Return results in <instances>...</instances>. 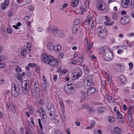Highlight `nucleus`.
Listing matches in <instances>:
<instances>
[{"label": "nucleus", "instance_id": "obj_1", "mask_svg": "<svg viewBox=\"0 0 134 134\" xmlns=\"http://www.w3.org/2000/svg\"><path fill=\"white\" fill-rule=\"evenodd\" d=\"M42 56V60L46 64L54 67H56L58 65V60L54 59L52 56H48L45 53H44Z\"/></svg>", "mask_w": 134, "mask_h": 134}, {"label": "nucleus", "instance_id": "obj_2", "mask_svg": "<svg viewBox=\"0 0 134 134\" xmlns=\"http://www.w3.org/2000/svg\"><path fill=\"white\" fill-rule=\"evenodd\" d=\"M47 30L48 31L52 32L55 36H56L57 34L59 35L62 32L61 30H59L56 27H49L47 29Z\"/></svg>", "mask_w": 134, "mask_h": 134}, {"label": "nucleus", "instance_id": "obj_3", "mask_svg": "<svg viewBox=\"0 0 134 134\" xmlns=\"http://www.w3.org/2000/svg\"><path fill=\"white\" fill-rule=\"evenodd\" d=\"M110 53H106V54H104L103 57L104 59L107 61L111 60L113 58V53L110 52Z\"/></svg>", "mask_w": 134, "mask_h": 134}, {"label": "nucleus", "instance_id": "obj_4", "mask_svg": "<svg viewBox=\"0 0 134 134\" xmlns=\"http://www.w3.org/2000/svg\"><path fill=\"white\" fill-rule=\"evenodd\" d=\"M102 53L103 54H106V53H110V51L109 49L107 47H102L100 49Z\"/></svg>", "mask_w": 134, "mask_h": 134}, {"label": "nucleus", "instance_id": "obj_5", "mask_svg": "<svg viewBox=\"0 0 134 134\" xmlns=\"http://www.w3.org/2000/svg\"><path fill=\"white\" fill-rule=\"evenodd\" d=\"M97 6L98 9L99 10H104L105 8V5L104 3H99Z\"/></svg>", "mask_w": 134, "mask_h": 134}, {"label": "nucleus", "instance_id": "obj_6", "mask_svg": "<svg viewBox=\"0 0 134 134\" xmlns=\"http://www.w3.org/2000/svg\"><path fill=\"white\" fill-rule=\"evenodd\" d=\"M48 109V113H49V115L50 116H52L54 114L55 112V109L53 107H51Z\"/></svg>", "mask_w": 134, "mask_h": 134}, {"label": "nucleus", "instance_id": "obj_7", "mask_svg": "<svg viewBox=\"0 0 134 134\" xmlns=\"http://www.w3.org/2000/svg\"><path fill=\"white\" fill-rule=\"evenodd\" d=\"M96 91V88L94 87L89 88L87 91L88 95L93 93Z\"/></svg>", "mask_w": 134, "mask_h": 134}, {"label": "nucleus", "instance_id": "obj_8", "mask_svg": "<svg viewBox=\"0 0 134 134\" xmlns=\"http://www.w3.org/2000/svg\"><path fill=\"white\" fill-rule=\"evenodd\" d=\"M14 90L13 92H12V93L13 96L14 97H17L18 96L19 92L16 90V88H17V87H16L15 85H14Z\"/></svg>", "mask_w": 134, "mask_h": 134}, {"label": "nucleus", "instance_id": "obj_9", "mask_svg": "<svg viewBox=\"0 0 134 134\" xmlns=\"http://www.w3.org/2000/svg\"><path fill=\"white\" fill-rule=\"evenodd\" d=\"M24 85V86H23L22 89V91L24 93H27L29 92V90L27 88V83H25Z\"/></svg>", "mask_w": 134, "mask_h": 134}, {"label": "nucleus", "instance_id": "obj_10", "mask_svg": "<svg viewBox=\"0 0 134 134\" xmlns=\"http://www.w3.org/2000/svg\"><path fill=\"white\" fill-rule=\"evenodd\" d=\"M119 78L121 82L122 83L125 84L127 82L126 78L123 75H121L119 76Z\"/></svg>", "mask_w": 134, "mask_h": 134}, {"label": "nucleus", "instance_id": "obj_11", "mask_svg": "<svg viewBox=\"0 0 134 134\" xmlns=\"http://www.w3.org/2000/svg\"><path fill=\"white\" fill-rule=\"evenodd\" d=\"M48 48L49 50H53L54 49V45L53 43L51 42H49L47 45Z\"/></svg>", "mask_w": 134, "mask_h": 134}, {"label": "nucleus", "instance_id": "obj_12", "mask_svg": "<svg viewBox=\"0 0 134 134\" xmlns=\"http://www.w3.org/2000/svg\"><path fill=\"white\" fill-rule=\"evenodd\" d=\"M123 18L125 24H127L130 21V17L129 16L127 15Z\"/></svg>", "mask_w": 134, "mask_h": 134}, {"label": "nucleus", "instance_id": "obj_13", "mask_svg": "<svg viewBox=\"0 0 134 134\" xmlns=\"http://www.w3.org/2000/svg\"><path fill=\"white\" fill-rule=\"evenodd\" d=\"M76 75L73 76L74 78L75 77H76V79H77L79 77H81L82 75V72L80 70H79V71H77L76 72Z\"/></svg>", "mask_w": 134, "mask_h": 134}, {"label": "nucleus", "instance_id": "obj_14", "mask_svg": "<svg viewBox=\"0 0 134 134\" xmlns=\"http://www.w3.org/2000/svg\"><path fill=\"white\" fill-rule=\"evenodd\" d=\"M54 49L55 51L59 52L61 49V46L59 45H56L54 47Z\"/></svg>", "mask_w": 134, "mask_h": 134}, {"label": "nucleus", "instance_id": "obj_15", "mask_svg": "<svg viewBox=\"0 0 134 134\" xmlns=\"http://www.w3.org/2000/svg\"><path fill=\"white\" fill-rule=\"evenodd\" d=\"M34 85L35 92L36 93H38L39 94V90L38 84H36L35 82V84H34Z\"/></svg>", "mask_w": 134, "mask_h": 134}, {"label": "nucleus", "instance_id": "obj_16", "mask_svg": "<svg viewBox=\"0 0 134 134\" xmlns=\"http://www.w3.org/2000/svg\"><path fill=\"white\" fill-rule=\"evenodd\" d=\"M108 120L110 122L113 123L115 121V118L113 116H109L108 118Z\"/></svg>", "mask_w": 134, "mask_h": 134}, {"label": "nucleus", "instance_id": "obj_17", "mask_svg": "<svg viewBox=\"0 0 134 134\" xmlns=\"http://www.w3.org/2000/svg\"><path fill=\"white\" fill-rule=\"evenodd\" d=\"M114 130L115 133L118 134H120L122 132L121 130L118 127H116L114 128Z\"/></svg>", "mask_w": 134, "mask_h": 134}, {"label": "nucleus", "instance_id": "obj_18", "mask_svg": "<svg viewBox=\"0 0 134 134\" xmlns=\"http://www.w3.org/2000/svg\"><path fill=\"white\" fill-rule=\"evenodd\" d=\"M79 2V0H74V1L72 2V4H71L72 7H76L78 4Z\"/></svg>", "mask_w": 134, "mask_h": 134}, {"label": "nucleus", "instance_id": "obj_19", "mask_svg": "<svg viewBox=\"0 0 134 134\" xmlns=\"http://www.w3.org/2000/svg\"><path fill=\"white\" fill-rule=\"evenodd\" d=\"M11 108L12 112L14 113H15L16 111V106L14 105L13 104L12 105Z\"/></svg>", "mask_w": 134, "mask_h": 134}, {"label": "nucleus", "instance_id": "obj_20", "mask_svg": "<svg viewBox=\"0 0 134 134\" xmlns=\"http://www.w3.org/2000/svg\"><path fill=\"white\" fill-rule=\"evenodd\" d=\"M123 117H119V116H117L118 121L120 123H124V120L123 119Z\"/></svg>", "mask_w": 134, "mask_h": 134}, {"label": "nucleus", "instance_id": "obj_21", "mask_svg": "<svg viewBox=\"0 0 134 134\" xmlns=\"http://www.w3.org/2000/svg\"><path fill=\"white\" fill-rule=\"evenodd\" d=\"M16 76L17 79L20 81H22L23 80V78L21 75L20 74H17L16 75Z\"/></svg>", "mask_w": 134, "mask_h": 134}, {"label": "nucleus", "instance_id": "obj_22", "mask_svg": "<svg viewBox=\"0 0 134 134\" xmlns=\"http://www.w3.org/2000/svg\"><path fill=\"white\" fill-rule=\"evenodd\" d=\"M105 109L104 107H102L98 108V110L100 113H103L105 111Z\"/></svg>", "mask_w": 134, "mask_h": 134}, {"label": "nucleus", "instance_id": "obj_23", "mask_svg": "<svg viewBox=\"0 0 134 134\" xmlns=\"http://www.w3.org/2000/svg\"><path fill=\"white\" fill-rule=\"evenodd\" d=\"M84 58V57L83 56H80L79 58L78 59V62L81 63H82L83 61Z\"/></svg>", "mask_w": 134, "mask_h": 134}, {"label": "nucleus", "instance_id": "obj_24", "mask_svg": "<svg viewBox=\"0 0 134 134\" xmlns=\"http://www.w3.org/2000/svg\"><path fill=\"white\" fill-rule=\"evenodd\" d=\"M21 55L23 56H25L26 54V50L25 49H23L21 51Z\"/></svg>", "mask_w": 134, "mask_h": 134}, {"label": "nucleus", "instance_id": "obj_25", "mask_svg": "<svg viewBox=\"0 0 134 134\" xmlns=\"http://www.w3.org/2000/svg\"><path fill=\"white\" fill-rule=\"evenodd\" d=\"M84 71L85 74H88L89 73V70L88 68L87 67H85L84 69Z\"/></svg>", "mask_w": 134, "mask_h": 134}, {"label": "nucleus", "instance_id": "obj_26", "mask_svg": "<svg viewBox=\"0 0 134 134\" xmlns=\"http://www.w3.org/2000/svg\"><path fill=\"white\" fill-rule=\"evenodd\" d=\"M78 31V29L76 27L73 28L72 30V33L73 34H76L77 33Z\"/></svg>", "mask_w": 134, "mask_h": 134}, {"label": "nucleus", "instance_id": "obj_27", "mask_svg": "<svg viewBox=\"0 0 134 134\" xmlns=\"http://www.w3.org/2000/svg\"><path fill=\"white\" fill-rule=\"evenodd\" d=\"M6 108H7L8 110L9 111H10L11 109L9 103L8 102H7L6 103Z\"/></svg>", "mask_w": 134, "mask_h": 134}, {"label": "nucleus", "instance_id": "obj_28", "mask_svg": "<svg viewBox=\"0 0 134 134\" xmlns=\"http://www.w3.org/2000/svg\"><path fill=\"white\" fill-rule=\"evenodd\" d=\"M6 6V7H8L9 4V0H6L4 1L3 3Z\"/></svg>", "mask_w": 134, "mask_h": 134}, {"label": "nucleus", "instance_id": "obj_29", "mask_svg": "<svg viewBox=\"0 0 134 134\" xmlns=\"http://www.w3.org/2000/svg\"><path fill=\"white\" fill-rule=\"evenodd\" d=\"M127 117L129 120L130 121H131L132 120V117L131 113H128V114Z\"/></svg>", "mask_w": 134, "mask_h": 134}, {"label": "nucleus", "instance_id": "obj_30", "mask_svg": "<svg viewBox=\"0 0 134 134\" xmlns=\"http://www.w3.org/2000/svg\"><path fill=\"white\" fill-rule=\"evenodd\" d=\"M82 86V83L80 82H79L76 83V86L79 88H81Z\"/></svg>", "mask_w": 134, "mask_h": 134}, {"label": "nucleus", "instance_id": "obj_31", "mask_svg": "<svg viewBox=\"0 0 134 134\" xmlns=\"http://www.w3.org/2000/svg\"><path fill=\"white\" fill-rule=\"evenodd\" d=\"M28 66L31 67H32L35 68H37V66L36 64L33 63H29L28 64Z\"/></svg>", "mask_w": 134, "mask_h": 134}, {"label": "nucleus", "instance_id": "obj_32", "mask_svg": "<svg viewBox=\"0 0 134 134\" xmlns=\"http://www.w3.org/2000/svg\"><path fill=\"white\" fill-rule=\"evenodd\" d=\"M87 86H88V87L90 86L91 87L92 86H93V85L94 83L92 82H90V81H89V82H88V81H87Z\"/></svg>", "mask_w": 134, "mask_h": 134}, {"label": "nucleus", "instance_id": "obj_33", "mask_svg": "<svg viewBox=\"0 0 134 134\" xmlns=\"http://www.w3.org/2000/svg\"><path fill=\"white\" fill-rule=\"evenodd\" d=\"M74 23L75 25H77L80 23V21L79 19H77L74 20Z\"/></svg>", "mask_w": 134, "mask_h": 134}, {"label": "nucleus", "instance_id": "obj_34", "mask_svg": "<svg viewBox=\"0 0 134 134\" xmlns=\"http://www.w3.org/2000/svg\"><path fill=\"white\" fill-rule=\"evenodd\" d=\"M93 76L92 75H91L88 77V79L87 80V81L88 82L90 81V82H92V79H93Z\"/></svg>", "mask_w": 134, "mask_h": 134}, {"label": "nucleus", "instance_id": "obj_35", "mask_svg": "<svg viewBox=\"0 0 134 134\" xmlns=\"http://www.w3.org/2000/svg\"><path fill=\"white\" fill-rule=\"evenodd\" d=\"M108 99L109 101L111 102H114V101L115 100L111 96L108 97Z\"/></svg>", "mask_w": 134, "mask_h": 134}, {"label": "nucleus", "instance_id": "obj_36", "mask_svg": "<svg viewBox=\"0 0 134 134\" xmlns=\"http://www.w3.org/2000/svg\"><path fill=\"white\" fill-rule=\"evenodd\" d=\"M16 70L17 73H19L21 71V68L20 67L17 66L16 68Z\"/></svg>", "mask_w": 134, "mask_h": 134}, {"label": "nucleus", "instance_id": "obj_37", "mask_svg": "<svg viewBox=\"0 0 134 134\" xmlns=\"http://www.w3.org/2000/svg\"><path fill=\"white\" fill-rule=\"evenodd\" d=\"M93 45L91 44H87V47L88 48V49L89 50H90L91 49V48L92 47Z\"/></svg>", "mask_w": 134, "mask_h": 134}, {"label": "nucleus", "instance_id": "obj_38", "mask_svg": "<svg viewBox=\"0 0 134 134\" xmlns=\"http://www.w3.org/2000/svg\"><path fill=\"white\" fill-rule=\"evenodd\" d=\"M124 19L123 17L121 18L120 20V22L122 25H124L125 24V21L124 20Z\"/></svg>", "mask_w": 134, "mask_h": 134}, {"label": "nucleus", "instance_id": "obj_39", "mask_svg": "<svg viewBox=\"0 0 134 134\" xmlns=\"http://www.w3.org/2000/svg\"><path fill=\"white\" fill-rule=\"evenodd\" d=\"M68 90H67V89H64V91L68 93V94H71L72 93V90L70 89H67Z\"/></svg>", "mask_w": 134, "mask_h": 134}, {"label": "nucleus", "instance_id": "obj_40", "mask_svg": "<svg viewBox=\"0 0 134 134\" xmlns=\"http://www.w3.org/2000/svg\"><path fill=\"white\" fill-rule=\"evenodd\" d=\"M46 81H43V83L42 84V86L43 87V89L45 90L46 85Z\"/></svg>", "mask_w": 134, "mask_h": 134}, {"label": "nucleus", "instance_id": "obj_41", "mask_svg": "<svg viewBox=\"0 0 134 134\" xmlns=\"http://www.w3.org/2000/svg\"><path fill=\"white\" fill-rule=\"evenodd\" d=\"M86 6L84 4H83L81 6L80 8V9L82 10L83 11L84 9H85V8H86Z\"/></svg>", "mask_w": 134, "mask_h": 134}, {"label": "nucleus", "instance_id": "obj_42", "mask_svg": "<svg viewBox=\"0 0 134 134\" xmlns=\"http://www.w3.org/2000/svg\"><path fill=\"white\" fill-rule=\"evenodd\" d=\"M87 110L90 113H92L93 111L92 109H91V108L90 107H88V108H87Z\"/></svg>", "mask_w": 134, "mask_h": 134}, {"label": "nucleus", "instance_id": "obj_43", "mask_svg": "<svg viewBox=\"0 0 134 134\" xmlns=\"http://www.w3.org/2000/svg\"><path fill=\"white\" fill-rule=\"evenodd\" d=\"M29 109L30 111V113L31 114H32L33 113L34 110L32 108H29Z\"/></svg>", "mask_w": 134, "mask_h": 134}, {"label": "nucleus", "instance_id": "obj_44", "mask_svg": "<svg viewBox=\"0 0 134 134\" xmlns=\"http://www.w3.org/2000/svg\"><path fill=\"white\" fill-rule=\"evenodd\" d=\"M33 92H34V91H32L31 92V94L32 96L34 97L35 98L36 97V94H37L38 93L34 92L33 93Z\"/></svg>", "mask_w": 134, "mask_h": 134}, {"label": "nucleus", "instance_id": "obj_45", "mask_svg": "<svg viewBox=\"0 0 134 134\" xmlns=\"http://www.w3.org/2000/svg\"><path fill=\"white\" fill-rule=\"evenodd\" d=\"M121 69V67L120 66H118L116 68V70L119 72H120Z\"/></svg>", "mask_w": 134, "mask_h": 134}, {"label": "nucleus", "instance_id": "obj_46", "mask_svg": "<svg viewBox=\"0 0 134 134\" xmlns=\"http://www.w3.org/2000/svg\"><path fill=\"white\" fill-rule=\"evenodd\" d=\"M1 6L2 8V10H5V9L6 7H7L3 3H2L1 4Z\"/></svg>", "mask_w": 134, "mask_h": 134}, {"label": "nucleus", "instance_id": "obj_47", "mask_svg": "<svg viewBox=\"0 0 134 134\" xmlns=\"http://www.w3.org/2000/svg\"><path fill=\"white\" fill-rule=\"evenodd\" d=\"M67 85H74V83H73V81H69L67 83Z\"/></svg>", "mask_w": 134, "mask_h": 134}, {"label": "nucleus", "instance_id": "obj_48", "mask_svg": "<svg viewBox=\"0 0 134 134\" xmlns=\"http://www.w3.org/2000/svg\"><path fill=\"white\" fill-rule=\"evenodd\" d=\"M129 66L130 69V70H131L133 67V63L132 62H130L129 63Z\"/></svg>", "mask_w": 134, "mask_h": 134}, {"label": "nucleus", "instance_id": "obj_49", "mask_svg": "<svg viewBox=\"0 0 134 134\" xmlns=\"http://www.w3.org/2000/svg\"><path fill=\"white\" fill-rule=\"evenodd\" d=\"M28 9L31 11H32L34 10V8L32 5H30L29 6Z\"/></svg>", "mask_w": 134, "mask_h": 134}, {"label": "nucleus", "instance_id": "obj_50", "mask_svg": "<svg viewBox=\"0 0 134 134\" xmlns=\"http://www.w3.org/2000/svg\"><path fill=\"white\" fill-rule=\"evenodd\" d=\"M4 57L3 56L1 55L0 56V62L4 60Z\"/></svg>", "mask_w": 134, "mask_h": 134}, {"label": "nucleus", "instance_id": "obj_51", "mask_svg": "<svg viewBox=\"0 0 134 134\" xmlns=\"http://www.w3.org/2000/svg\"><path fill=\"white\" fill-rule=\"evenodd\" d=\"M7 32L8 34H11L12 32V30L11 29H9L7 28Z\"/></svg>", "mask_w": 134, "mask_h": 134}, {"label": "nucleus", "instance_id": "obj_52", "mask_svg": "<svg viewBox=\"0 0 134 134\" xmlns=\"http://www.w3.org/2000/svg\"><path fill=\"white\" fill-rule=\"evenodd\" d=\"M38 102L39 104L40 105H42L43 104V100H42V99H41V98L39 100H38Z\"/></svg>", "mask_w": 134, "mask_h": 134}, {"label": "nucleus", "instance_id": "obj_53", "mask_svg": "<svg viewBox=\"0 0 134 134\" xmlns=\"http://www.w3.org/2000/svg\"><path fill=\"white\" fill-rule=\"evenodd\" d=\"M5 82V81L4 80L0 78V84H2L4 83Z\"/></svg>", "mask_w": 134, "mask_h": 134}, {"label": "nucleus", "instance_id": "obj_54", "mask_svg": "<svg viewBox=\"0 0 134 134\" xmlns=\"http://www.w3.org/2000/svg\"><path fill=\"white\" fill-rule=\"evenodd\" d=\"M71 87V85H67V86H65L64 88V89H70V87Z\"/></svg>", "mask_w": 134, "mask_h": 134}, {"label": "nucleus", "instance_id": "obj_55", "mask_svg": "<svg viewBox=\"0 0 134 134\" xmlns=\"http://www.w3.org/2000/svg\"><path fill=\"white\" fill-rule=\"evenodd\" d=\"M117 18L116 15L115 13H113L112 16V18L114 20H115Z\"/></svg>", "mask_w": 134, "mask_h": 134}, {"label": "nucleus", "instance_id": "obj_56", "mask_svg": "<svg viewBox=\"0 0 134 134\" xmlns=\"http://www.w3.org/2000/svg\"><path fill=\"white\" fill-rule=\"evenodd\" d=\"M87 19H88L87 20L88 21V22L90 21L91 19V16L90 15H88L87 16Z\"/></svg>", "mask_w": 134, "mask_h": 134}, {"label": "nucleus", "instance_id": "obj_57", "mask_svg": "<svg viewBox=\"0 0 134 134\" xmlns=\"http://www.w3.org/2000/svg\"><path fill=\"white\" fill-rule=\"evenodd\" d=\"M64 56V54L63 53H61L59 55V58L61 59Z\"/></svg>", "mask_w": 134, "mask_h": 134}, {"label": "nucleus", "instance_id": "obj_58", "mask_svg": "<svg viewBox=\"0 0 134 134\" xmlns=\"http://www.w3.org/2000/svg\"><path fill=\"white\" fill-rule=\"evenodd\" d=\"M39 111L40 114H41V113H43L44 112L43 109L42 108H40L39 109Z\"/></svg>", "mask_w": 134, "mask_h": 134}, {"label": "nucleus", "instance_id": "obj_59", "mask_svg": "<svg viewBox=\"0 0 134 134\" xmlns=\"http://www.w3.org/2000/svg\"><path fill=\"white\" fill-rule=\"evenodd\" d=\"M57 79V75L55 74L53 76V80L54 81H56Z\"/></svg>", "mask_w": 134, "mask_h": 134}, {"label": "nucleus", "instance_id": "obj_60", "mask_svg": "<svg viewBox=\"0 0 134 134\" xmlns=\"http://www.w3.org/2000/svg\"><path fill=\"white\" fill-rule=\"evenodd\" d=\"M20 132L21 134H23L24 132L23 130V128L22 127H21L20 129Z\"/></svg>", "mask_w": 134, "mask_h": 134}, {"label": "nucleus", "instance_id": "obj_61", "mask_svg": "<svg viewBox=\"0 0 134 134\" xmlns=\"http://www.w3.org/2000/svg\"><path fill=\"white\" fill-rule=\"evenodd\" d=\"M5 67V65L3 64L0 63V68H4Z\"/></svg>", "mask_w": 134, "mask_h": 134}, {"label": "nucleus", "instance_id": "obj_62", "mask_svg": "<svg viewBox=\"0 0 134 134\" xmlns=\"http://www.w3.org/2000/svg\"><path fill=\"white\" fill-rule=\"evenodd\" d=\"M132 109V107L131 106L128 109V113H131Z\"/></svg>", "mask_w": 134, "mask_h": 134}, {"label": "nucleus", "instance_id": "obj_63", "mask_svg": "<svg viewBox=\"0 0 134 134\" xmlns=\"http://www.w3.org/2000/svg\"><path fill=\"white\" fill-rule=\"evenodd\" d=\"M131 8L132 9V10L134 12V0L133 1V4L131 6Z\"/></svg>", "mask_w": 134, "mask_h": 134}, {"label": "nucleus", "instance_id": "obj_64", "mask_svg": "<svg viewBox=\"0 0 134 134\" xmlns=\"http://www.w3.org/2000/svg\"><path fill=\"white\" fill-rule=\"evenodd\" d=\"M55 134H63V133L62 132H60L59 131H57Z\"/></svg>", "mask_w": 134, "mask_h": 134}]
</instances>
